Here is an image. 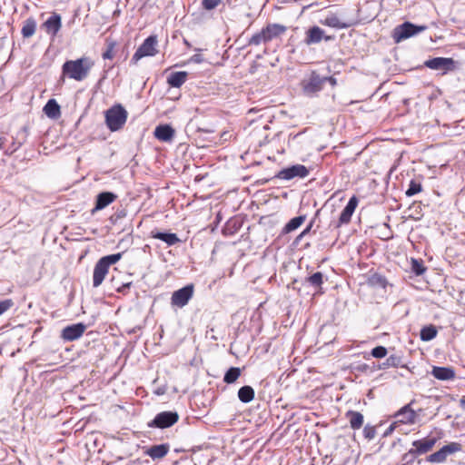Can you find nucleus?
Returning <instances> with one entry per match:
<instances>
[{
    "label": "nucleus",
    "instance_id": "38",
    "mask_svg": "<svg viewBox=\"0 0 465 465\" xmlns=\"http://www.w3.org/2000/svg\"><path fill=\"white\" fill-rule=\"evenodd\" d=\"M422 190V186L420 183L415 182L414 180H411L409 188L406 191V195L408 197L413 196L419 193H420Z\"/></svg>",
    "mask_w": 465,
    "mask_h": 465
},
{
    "label": "nucleus",
    "instance_id": "11",
    "mask_svg": "<svg viewBox=\"0 0 465 465\" xmlns=\"http://www.w3.org/2000/svg\"><path fill=\"white\" fill-rule=\"evenodd\" d=\"M194 287L193 284H188L173 292L171 297V304L178 308H183L188 304L189 301L193 298Z\"/></svg>",
    "mask_w": 465,
    "mask_h": 465
},
{
    "label": "nucleus",
    "instance_id": "23",
    "mask_svg": "<svg viewBox=\"0 0 465 465\" xmlns=\"http://www.w3.org/2000/svg\"><path fill=\"white\" fill-rule=\"evenodd\" d=\"M262 31L266 36L268 42L284 34L286 27L279 24H271L266 27L262 28Z\"/></svg>",
    "mask_w": 465,
    "mask_h": 465
},
{
    "label": "nucleus",
    "instance_id": "37",
    "mask_svg": "<svg viewBox=\"0 0 465 465\" xmlns=\"http://www.w3.org/2000/svg\"><path fill=\"white\" fill-rule=\"evenodd\" d=\"M267 42L268 41L266 39V36L262 29L259 33H256L250 38L248 44H249V45H259L262 43H267Z\"/></svg>",
    "mask_w": 465,
    "mask_h": 465
},
{
    "label": "nucleus",
    "instance_id": "14",
    "mask_svg": "<svg viewBox=\"0 0 465 465\" xmlns=\"http://www.w3.org/2000/svg\"><path fill=\"white\" fill-rule=\"evenodd\" d=\"M86 330V325L79 322L64 327L61 337L66 341H73L79 339Z\"/></svg>",
    "mask_w": 465,
    "mask_h": 465
},
{
    "label": "nucleus",
    "instance_id": "2",
    "mask_svg": "<svg viewBox=\"0 0 465 465\" xmlns=\"http://www.w3.org/2000/svg\"><path fill=\"white\" fill-rule=\"evenodd\" d=\"M123 252L114 253L102 257L94 265L93 274V286H100L108 273L109 267L121 260Z\"/></svg>",
    "mask_w": 465,
    "mask_h": 465
},
{
    "label": "nucleus",
    "instance_id": "42",
    "mask_svg": "<svg viewBox=\"0 0 465 465\" xmlns=\"http://www.w3.org/2000/svg\"><path fill=\"white\" fill-rule=\"evenodd\" d=\"M416 458L412 455H410V452L407 451L402 455L401 462L398 465H413Z\"/></svg>",
    "mask_w": 465,
    "mask_h": 465
},
{
    "label": "nucleus",
    "instance_id": "30",
    "mask_svg": "<svg viewBox=\"0 0 465 465\" xmlns=\"http://www.w3.org/2000/svg\"><path fill=\"white\" fill-rule=\"evenodd\" d=\"M254 390L252 386L245 385L239 389L238 398L242 403H249L254 399Z\"/></svg>",
    "mask_w": 465,
    "mask_h": 465
},
{
    "label": "nucleus",
    "instance_id": "43",
    "mask_svg": "<svg viewBox=\"0 0 465 465\" xmlns=\"http://www.w3.org/2000/svg\"><path fill=\"white\" fill-rule=\"evenodd\" d=\"M13 304L14 302L11 299L0 301V315L8 311L13 306Z\"/></svg>",
    "mask_w": 465,
    "mask_h": 465
},
{
    "label": "nucleus",
    "instance_id": "51",
    "mask_svg": "<svg viewBox=\"0 0 465 465\" xmlns=\"http://www.w3.org/2000/svg\"><path fill=\"white\" fill-rule=\"evenodd\" d=\"M115 216L117 219H122L126 216V212L124 210H121L116 212Z\"/></svg>",
    "mask_w": 465,
    "mask_h": 465
},
{
    "label": "nucleus",
    "instance_id": "52",
    "mask_svg": "<svg viewBox=\"0 0 465 465\" xmlns=\"http://www.w3.org/2000/svg\"><path fill=\"white\" fill-rule=\"evenodd\" d=\"M397 423H398V422H396V420H395L393 423H391V424L390 425V427L388 428V430H387V431H386V433H385V434L387 435V434L391 433L392 430H394V429H395V427H396V424H397Z\"/></svg>",
    "mask_w": 465,
    "mask_h": 465
},
{
    "label": "nucleus",
    "instance_id": "3",
    "mask_svg": "<svg viewBox=\"0 0 465 465\" xmlns=\"http://www.w3.org/2000/svg\"><path fill=\"white\" fill-rule=\"evenodd\" d=\"M126 120L127 112L121 104L114 105L105 112V123L112 132L120 130Z\"/></svg>",
    "mask_w": 465,
    "mask_h": 465
},
{
    "label": "nucleus",
    "instance_id": "17",
    "mask_svg": "<svg viewBox=\"0 0 465 465\" xmlns=\"http://www.w3.org/2000/svg\"><path fill=\"white\" fill-rule=\"evenodd\" d=\"M359 200L358 198L353 195L350 198L348 203L342 210L340 218H339V224H346L351 222V216L358 205Z\"/></svg>",
    "mask_w": 465,
    "mask_h": 465
},
{
    "label": "nucleus",
    "instance_id": "39",
    "mask_svg": "<svg viewBox=\"0 0 465 465\" xmlns=\"http://www.w3.org/2000/svg\"><path fill=\"white\" fill-rule=\"evenodd\" d=\"M221 4V0H202V6L207 11L215 9Z\"/></svg>",
    "mask_w": 465,
    "mask_h": 465
},
{
    "label": "nucleus",
    "instance_id": "25",
    "mask_svg": "<svg viewBox=\"0 0 465 465\" xmlns=\"http://www.w3.org/2000/svg\"><path fill=\"white\" fill-rule=\"evenodd\" d=\"M346 417L349 419L350 426L352 430H359L363 425V415L355 411H349L346 412Z\"/></svg>",
    "mask_w": 465,
    "mask_h": 465
},
{
    "label": "nucleus",
    "instance_id": "12",
    "mask_svg": "<svg viewBox=\"0 0 465 465\" xmlns=\"http://www.w3.org/2000/svg\"><path fill=\"white\" fill-rule=\"evenodd\" d=\"M28 136V129L26 126L22 127L16 132L15 135H12L10 143L5 147L4 154L11 156L15 153L25 142Z\"/></svg>",
    "mask_w": 465,
    "mask_h": 465
},
{
    "label": "nucleus",
    "instance_id": "1",
    "mask_svg": "<svg viewBox=\"0 0 465 465\" xmlns=\"http://www.w3.org/2000/svg\"><path fill=\"white\" fill-rule=\"evenodd\" d=\"M94 65V62L88 56L67 60L62 65V74L69 79L81 82L88 76Z\"/></svg>",
    "mask_w": 465,
    "mask_h": 465
},
{
    "label": "nucleus",
    "instance_id": "48",
    "mask_svg": "<svg viewBox=\"0 0 465 465\" xmlns=\"http://www.w3.org/2000/svg\"><path fill=\"white\" fill-rule=\"evenodd\" d=\"M322 79H324V84L326 83H329L332 86L336 84V79L332 76H322Z\"/></svg>",
    "mask_w": 465,
    "mask_h": 465
},
{
    "label": "nucleus",
    "instance_id": "15",
    "mask_svg": "<svg viewBox=\"0 0 465 465\" xmlns=\"http://www.w3.org/2000/svg\"><path fill=\"white\" fill-rule=\"evenodd\" d=\"M322 39L325 41H329L331 39V36H325L324 31L319 26H312L308 29L306 32V36L304 38V43L307 45L319 44Z\"/></svg>",
    "mask_w": 465,
    "mask_h": 465
},
{
    "label": "nucleus",
    "instance_id": "26",
    "mask_svg": "<svg viewBox=\"0 0 465 465\" xmlns=\"http://www.w3.org/2000/svg\"><path fill=\"white\" fill-rule=\"evenodd\" d=\"M36 30V21L34 17H28L23 22L21 34L24 38H30Z\"/></svg>",
    "mask_w": 465,
    "mask_h": 465
},
{
    "label": "nucleus",
    "instance_id": "9",
    "mask_svg": "<svg viewBox=\"0 0 465 465\" xmlns=\"http://www.w3.org/2000/svg\"><path fill=\"white\" fill-rule=\"evenodd\" d=\"M437 438L433 436H428L420 440L412 441L411 448L408 450L410 455L417 458L418 456L423 455L430 451L437 442Z\"/></svg>",
    "mask_w": 465,
    "mask_h": 465
},
{
    "label": "nucleus",
    "instance_id": "50",
    "mask_svg": "<svg viewBox=\"0 0 465 465\" xmlns=\"http://www.w3.org/2000/svg\"><path fill=\"white\" fill-rule=\"evenodd\" d=\"M132 285V282L124 283L121 287L118 288V292H124L126 289H129Z\"/></svg>",
    "mask_w": 465,
    "mask_h": 465
},
{
    "label": "nucleus",
    "instance_id": "35",
    "mask_svg": "<svg viewBox=\"0 0 465 465\" xmlns=\"http://www.w3.org/2000/svg\"><path fill=\"white\" fill-rule=\"evenodd\" d=\"M305 282L310 284L314 288H322V284L323 283V274L320 272H314L311 276L305 279Z\"/></svg>",
    "mask_w": 465,
    "mask_h": 465
},
{
    "label": "nucleus",
    "instance_id": "41",
    "mask_svg": "<svg viewBox=\"0 0 465 465\" xmlns=\"http://www.w3.org/2000/svg\"><path fill=\"white\" fill-rule=\"evenodd\" d=\"M387 349L383 346H377L371 350V355L374 358L381 359L387 355Z\"/></svg>",
    "mask_w": 465,
    "mask_h": 465
},
{
    "label": "nucleus",
    "instance_id": "5",
    "mask_svg": "<svg viewBox=\"0 0 465 465\" xmlns=\"http://www.w3.org/2000/svg\"><path fill=\"white\" fill-rule=\"evenodd\" d=\"M426 29V25H415L410 22H405L393 29L392 38L395 43H400L425 31Z\"/></svg>",
    "mask_w": 465,
    "mask_h": 465
},
{
    "label": "nucleus",
    "instance_id": "24",
    "mask_svg": "<svg viewBox=\"0 0 465 465\" xmlns=\"http://www.w3.org/2000/svg\"><path fill=\"white\" fill-rule=\"evenodd\" d=\"M152 238L161 240L164 242L168 246L175 245L181 242V240L173 232H151Z\"/></svg>",
    "mask_w": 465,
    "mask_h": 465
},
{
    "label": "nucleus",
    "instance_id": "21",
    "mask_svg": "<svg viewBox=\"0 0 465 465\" xmlns=\"http://www.w3.org/2000/svg\"><path fill=\"white\" fill-rule=\"evenodd\" d=\"M170 446L167 443H163L159 445H153L148 448L144 453L151 457L153 460H160L167 455L169 452Z\"/></svg>",
    "mask_w": 465,
    "mask_h": 465
},
{
    "label": "nucleus",
    "instance_id": "45",
    "mask_svg": "<svg viewBox=\"0 0 465 465\" xmlns=\"http://www.w3.org/2000/svg\"><path fill=\"white\" fill-rule=\"evenodd\" d=\"M7 135L5 132H0V151L5 149V144L7 143Z\"/></svg>",
    "mask_w": 465,
    "mask_h": 465
},
{
    "label": "nucleus",
    "instance_id": "36",
    "mask_svg": "<svg viewBox=\"0 0 465 465\" xmlns=\"http://www.w3.org/2000/svg\"><path fill=\"white\" fill-rule=\"evenodd\" d=\"M411 271L416 275H422L426 271V267L424 266L423 262L421 260L412 258L411 259Z\"/></svg>",
    "mask_w": 465,
    "mask_h": 465
},
{
    "label": "nucleus",
    "instance_id": "7",
    "mask_svg": "<svg viewBox=\"0 0 465 465\" xmlns=\"http://www.w3.org/2000/svg\"><path fill=\"white\" fill-rule=\"evenodd\" d=\"M456 61L450 57H434L424 62V65L431 70L440 71L442 74L455 71Z\"/></svg>",
    "mask_w": 465,
    "mask_h": 465
},
{
    "label": "nucleus",
    "instance_id": "16",
    "mask_svg": "<svg viewBox=\"0 0 465 465\" xmlns=\"http://www.w3.org/2000/svg\"><path fill=\"white\" fill-rule=\"evenodd\" d=\"M394 418L398 423L414 424L417 415L410 404H407L395 413Z\"/></svg>",
    "mask_w": 465,
    "mask_h": 465
},
{
    "label": "nucleus",
    "instance_id": "47",
    "mask_svg": "<svg viewBox=\"0 0 465 465\" xmlns=\"http://www.w3.org/2000/svg\"><path fill=\"white\" fill-rule=\"evenodd\" d=\"M312 227V223H311L297 237H296V240L295 242H299L302 240V238L303 236H305L307 233H309V232L311 231Z\"/></svg>",
    "mask_w": 465,
    "mask_h": 465
},
{
    "label": "nucleus",
    "instance_id": "27",
    "mask_svg": "<svg viewBox=\"0 0 465 465\" xmlns=\"http://www.w3.org/2000/svg\"><path fill=\"white\" fill-rule=\"evenodd\" d=\"M187 74H188L183 71L172 73L168 76L167 83L172 87L179 88L185 83V81L187 79Z\"/></svg>",
    "mask_w": 465,
    "mask_h": 465
},
{
    "label": "nucleus",
    "instance_id": "33",
    "mask_svg": "<svg viewBox=\"0 0 465 465\" xmlns=\"http://www.w3.org/2000/svg\"><path fill=\"white\" fill-rule=\"evenodd\" d=\"M242 371L239 367H231L223 376V381L232 384L241 376Z\"/></svg>",
    "mask_w": 465,
    "mask_h": 465
},
{
    "label": "nucleus",
    "instance_id": "22",
    "mask_svg": "<svg viewBox=\"0 0 465 465\" xmlns=\"http://www.w3.org/2000/svg\"><path fill=\"white\" fill-rule=\"evenodd\" d=\"M431 375L440 381H450L454 379L455 371L451 367L434 366L431 371Z\"/></svg>",
    "mask_w": 465,
    "mask_h": 465
},
{
    "label": "nucleus",
    "instance_id": "34",
    "mask_svg": "<svg viewBox=\"0 0 465 465\" xmlns=\"http://www.w3.org/2000/svg\"><path fill=\"white\" fill-rule=\"evenodd\" d=\"M401 357L396 354L389 356L386 361L380 366V369H387L390 367L397 368L401 366Z\"/></svg>",
    "mask_w": 465,
    "mask_h": 465
},
{
    "label": "nucleus",
    "instance_id": "13",
    "mask_svg": "<svg viewBox=\"0 0 465 465\" xmlns=\"http://www.w3.org/2000/svg\"><path fill=\"white\" fill-rule=\"evenodd\" d=\"M309 174V169L302 164H295L281 170L276 177L282 180H291L295 177L304 178Z\"/></svg>",
    "mask_w": 465,
    "mask_h": 465
},
{
    "label": "nucleus",
    "instance_id": "6",
    "mask_svg": "<svg viewBox=\"0 0 465 465\" xmlns=\"http://www.w3.org/2000/svg\"><path fill=\"white\" fill-rule=\"evenodd\" d=\"M157 43L156 35L147 37L134 54L131 63L136 64L143 57L155 55L158 53L156 49Z\"/></svg>",
    "mask_w": 465,
    "mask_h": 465
},
{
    "label": "nucleus",
    "instance_id": "10",
    "mask_svg": "<svg viewBox=\"0 0 465 465\" xmlns=\"http://www.w3.org/2000/svg\"><path fill=\"white\" fill-rule=\"evenodd\" d=\"M461 450V445L458 442H450L444 445L438 451L429 455L426 458L428 462L431 463H442L447 460L449 455L458 452Z\"/></svg>",
    "mask_w": 465,
    "mask_h": 465
},
{
    "label": "nucleus",
    "instance_id": "44",
    "mask_svg": "<svg viewBox=\"0 0 465 465\" xmlns=\"http://www.w3.org/2000/svg\"><path fill=\"white\" fill-rule=\"evenodd\" d=\"M114 57V45H110L105 52L103 53V58L112 59Z\"/></svg>",
    "mask_w": 465,
    "mask_h": 465
},
{
    "label": "nucleus",
    "instance_id": "46",
    "mask_svg": "<svg viewBox=\"0 0 465 465\" xmlns=\"http://www.w3.org/2000/svg\"><path fill=\"white\" fill-rule=\"evenodd\" d=\"M189 62H192L194 64H202L203 62V57L200 54H195L190 58Z\"/></svg>",
    "mask_w": 465,
    "mask_h": 465
},
{
    "label": "nucleus",
    "instance_id": "49",
    "mask_svg": "<svg viewBox=\"0 0 465 465\" xmlns=\"http://www.w3.org/2000/svg\"><path fill=\"white\" fill-rule=\"evenodd\" d=\"M373 279L376 280V282L379 283L380 285H381L383 287L385 286L386 279L384 277L375 276Z\"/></svg>",
    "mask_w": 465,
    "mask_h": 465
},
{
    "label": "nucleus",
    "instance_id": "19",
    "mask_svg": "<svg viewBox=\"0 0 465 465\" xmlns=\"http://www.w3.org/2000/svg\"><path fill=\"white\" fill-rule=\"evenodd\" d=\"M47 34L55 36L62 26L61 16L58 14H53L43 24Z\"/></svg>",
    "mask_w": 465,
    "mask_h": 465
},
{
    "label": "nucleus",
    "instance_id": "40",
    "mask_svg": "<svg viewBox=\"0 0 465 465\" xmlns=\"http://www.w3.org/2000/svg\"><path fill=\"white\" fill-rule=\"evenodd\" d=\"M363 435H364V437L368 440H373L375 438V436H376V429H375V427L371 426L370 424H367L363 428Z\"/></svg>",
    "mask_w": 465,
    "mask_h": 465
},
{
    "label": "nucleus",
    "instance_id": "28",
    "mask_svg": "<svg viewBox=\"0 0 465 465\" xmlns=\"http://www.w3.org/2000/svg\"><path fill=\"white\" fill-rule=\"evenodd\" d=\"M44 112L48 117L52 119H56L61 114L60 105L54 99H50L45 104L44 107Z\"/></svg>",
    "mask_w": 465,
    "mask_h": 465
},
{
    "label": "nucleus",
    "instance_id": "32",
    "mask_svg": "<svg viewBox=\"0 0 465 465\" xmlns=\"http://www.w3.org/2000/svg\"><path fill=\"white\" fill-rule=\"evenodd\" d=\"M437 329L434 325H427V326H424L421 330H420V340L423 341H431L433 340L436 336H437Z\"/></svg>",
    "mask_w": 465,
    "mask_h": 465
},
{
    "label": "nucleus",
    "instance_id": "18",
    "mask_svg": "<svg viewBox=\"0 0 465 465\" xmlns=\"http://www.w3.org/2000/svg\"><path fill=\"white\" fill-rule=\"evenodd\" d=\"M153 134L156 139L167 143L173 139L175 131L169 124H160L155 127Z\"/></svg>",
    "mask_w": 465,
    "mask_h": 465
},
{
    "label": "nucleus",
    "instance_id": "54",
    "mask_svg": "<svg viewBox=\"0 0 465 465\" xmlns=\"http://www.w3.org/2000/svg\"><path fill=\"white\" fill-rule=\"evenodd\" d=\"M184 44H185V45L190 46V44L187 40H184Z\"/></svg>",
    "mask_w": 465,
    "mask_h": 465
},
{
    "label": "nucleus",
    "instance_id": "29",
    "mask_svg": "<svg viewBox=\"0 0 465 465\" xmlns=\"http://www.w3.org/2000/svg\"><path fill=\"white\" fill-rule=\"evenodd\" d=\"M323 25L337 29H344L350 26V24L341 21L336 15H330L326 16L323 21Z\"/></svg>",
    "mask_w": 465,
    "mask_h": 465
},
{
    "label": "nucleus",
    "instance_id": "31",
    "mask_svg": "<svg viewBox=\"0 0 465 465\" xmlns=\"http://www.w3.org/2000/svg\"><path fill=\"white\" fill-rule=\"evenodd\" d=\"M305 215H300L291 219L282 228V233H290L298 229L305 221Z\"/></svg>",
    "mask_w": 465,
    "mask_h": 465
},
{
    "label": "nucleus",
    "instance_id": "53",
    "mask_svg": "<svg viewBox=\"0 0 465 465\" xmlns=\"http://www.w3.org/2000/svg\"><path fill=\"white\" fill-rule=\"evenodd\" d=\"M460 403H461V405H465V400H464V399H461V400H460Z\"/></svg>",
    "mask_w": 465,
    "mask_h": 465
},
{
    "label": "nucleus",
    "instance_id": "20",
    "mask_svg": "<svg viewBox=\"0 0 465 465\" xmlns=\"http://www.w3.org/2000/svg\"><path fill=\"white\" fill-rule=\"evenodd\" d=\"M117 195L111 192H103L96 196L94 211L103 210L107 207L110 203H112Z\"/></svg>",
    "mask_w": 465,
    "mask_h": 465
},
{
    "label": "nucleus",
    "instance_id": "4",
    "mask_svg": "<svg viewBox=\"0 0 465 465\" xmlns=\"http://www.w3.org/2000/svg\"><path fill=\"white\" fill-rule=\"evenodd\" d=\"M302 90L306 96H315L324 86V79L316 71H312L301 83Z\"/></svg>",
    "mask_w": 465,
    "mask_h": 465
},
{
    "label": "nucleus",
    "instance_id": "8",
    "mask_svg": "<svg viewBox=\"0 0 465 465\" xmlns=\"http://www.w3.org/2000/svg\"><path fill=\"white\" fill-rule=\"evenodd\" d=\"M179 420L176 411H162L155 415L154 419L148 422L150 428L166 429L173 426Z\"/></svg>",
    "mask_w": 465,
    "mask_h": 465
}]
</instances>
